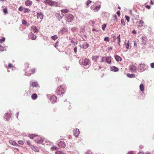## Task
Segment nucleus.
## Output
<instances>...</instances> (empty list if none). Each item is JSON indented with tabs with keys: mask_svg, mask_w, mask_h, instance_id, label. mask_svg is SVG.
<instances>
[{
	"mask_svg": "<svg viewBox=\"0 0 154 154\" xmlns=\"http://www.w3.org/2000/svg\"><path fill=\"white\" fill-rule=\"evenodd\" d=\"M65 92L64 88L62 87L61 85L59 87L57 91V95L60 96L63 95Z\"/></svg>",
	"mask_w": 154,
	"mask_h": 154,
	"instance_id": "f257e3e1",
	"label": "nucleus"
},
{
	"mask_svg": "<svg viewBox=\"0 0 154 154\" xmlns=\"http://www.w3.org/2000/svg\"><path fill=\"white\" fill-rule=\"evenodd\" d=\"M35 71V68L30 67L27 71H26V75L28 76H30L31 74L34 73Z\"/></svg>",
	"mask_w": 154,
	"mask_h": 154,
	"instance_id": "f03ea898",
	"label": "nucleus"
},
{
	"mask_svg": "<svg viewBox=\"0 0 154 154\" xmlns=\"http://www.w3.org/2000/svg\"><path fill=\"white\" fill-rule=\"evenodd\" d=\"M44 2L51 6H57V3L56 2L51 0H46L44 1Z\"/></svg>",
	"mask_w": 154,
	"mask_h": 154,
	"instance_id": "7ed1b4c3",
	"label": "nucleus"
},
{
	"mask_svg": "<svg viewBox=\"0 0 154 154\" xmlns=\"http://www.w3.org/2000/svg\"><path fill=\"white\" fill-rule=\"evenodd\" d=\"M30 87H32L33 88H39L40 87L37 81L32 82L30 85Z\"/></svg>",
	"mask_w": 154,
	"mask_h": 154,
	"instance_id": "20e7f679",
	"label": "nucleus"
},
{
	"mask_svg": "<svg viewBox=\"0 0 154 154\" xmlns=\"http://www.w3.org/2000/svg\"><path fill=\"white\" fill-rule=\"evenodd\" d=\"M66 20L68 22H71L73 20V16L71 14H68L66 15Z\"/></svg>",
	"mask_w": 154,
	"mask_h": 154,
	"instance_id": "39448f33",
	"label": "nucleus"
},
{
	"mask_svg": "<svg viewBox=\"0 0 154 154\" xmlns=\"http://www.w3.org/2000/svg\"><path fill=\"white\" fill-rule=\"evenodd\" d=\"M11 117L10 112H8L4 115V118L7 121L10 119Z\"/></svg>",
	"mask_w": 154,
	"mask_h": 154,
	"instance_id": "423d86ee",
	"label": "nucleus"
},
{
	"mask_svg": "<svg viewBox=\"0 0 154 154\" xmlns=\"http://www.w3.org/2000/svg\"><path fill=\"white\" fill-rule=\"evenodd\" d=\"M90 63V60L88 58H86L82 61V64L84 66H87Z\"/></svg>",
	"mask_w": 154,
	"mask_h": 154,
	"instance_id": "0eeeda50",
	"label": "nucleus"
},
{
	"mask_svg": "<svg viewBox=\"0 0 154 154\" xmlns=\"http://www.w3.org/2000/svg\"><path fill=\"white\" fill-rule=\"evenodd\" d=\"M58 146L61 148H64L66 146V144L63 141H60L58 143Z\"/></svg>",
	"mask_w": 154,
	"mask_h": 154,
	"instance_id": "6e6552de",
	"label": "nucleus"
},
{
	"mask_svg": "<svg viewBox=\"0 0 154 154\" xmlns=\"http://www.w3.org/2000/svg\"><path fill=\"white\" fill-rule=\"evenodd\" d=\"M112 57L109 56L106 57V62L107 63L110 64L112 62Z\"/></svg>",
	"mask_w": 154,
	"mask_h": 154,
	"instance_id": "1a4fd4ad",
	"label": "nucleus"
},
{
	"mask_svg": "<svg viewBox=\"0 0 154 154\" xmlns=\"http://www.w3.org/2000/svg\"><path fill=\"white\" fill-rule=\"evenodd\" d=\"M29 38L34 40L36 38V36L32 32H31L29 35Z\"/></svg>",
	"mask_w": 154,
	"mask_h": 154,
	"instance_id": "9d476101",
	"label": "nucleus"
},
{
	"mask_svg": "<svg viewBox=\"0 0 154 154\" xmlns=\"http://www.w3.org/2000/svg\"><path fill=\"white\" fill-rule=\"evenodd\" d=\"M110 69L111 71L113 72H117L119 70V69L118 68L114 66H111Z\"/></svg>",
	"mask_w": 154,
	"mask_h": 154,
	"instance_id": "9b49d317",
	"label": "nucleus"
},
{
	"mask_svg": "<svg viewBox=\"0 0 154 154\" xmlns=\"http://www.w3.org/2000/svg\"><path fill=\"white\" fill-rule=\"evenodd\" d=\"M99 57V56L98 55H94L92 57V60L95 62H97L98 59Z\"/></svg>",
	"mask_w": 154,
	"mask_h": 154,
	"instance_id": "f8f14e48",
	"label": "nucleus"
},
{
	"mask_svg": "<svg viewBox=\"0 0 154 154\" xmlns=\"http://www.w3.org/2000/svg\"><path fill=\"white\" fill-rule=\"evenodd\" d=\"M74 135L75 137H77L79 134V131L78 129H74L73 130Z\"/></svg>",
	"mask_w": 154,
	"mask_h": 154,
	"instance_id": "ddd939ff",
	"label": "nucleus"
},
{
	"mask_svg": "<svg viewBox=\"0 0 154 154\" xmlns=\"http://www.w3.org/2000/svg\"><path fill=\"white\" fill-rule=\"evenodd\" d=\"M32 30L34 33H38V32L39 30L37 29L36 27L35 26H33L31 27Z\"/></svg>",
	"mask_w": 154,
	"mask_h": 154,
	"instance_id": "4468645a",
	"label": "nucleus"
},
{
	"mask_svg": "<svg viewBox=\"0 0 154 154\" xmlns=\"http://www.w3.org/2000/svg\"><path fill=\"white\" fill-rule=\"evenodd\" d=\"M44 15L42 12H39L37 13V18L41 20L43 18Z\"/></svg>",
	"mask_w": 154,
	"mask_h": 154,
	"instance_id": "2eb2a0df",
	"label": "nucleus"
},
{
	"mask_svg": "<svg viewBox=\"0 0 154 154\" xmlns=\"http://www.w3.org/2000/svg\"><path fill=\"white\" fill-rule=\"evenodd\" d=\"M147 38L146 36H143L142 38V44L146 45L147 41Z\"/></svg>",
	"mask_w": 154,
	"mask_h": 154,
	"instance_id": "dca6fc26",
	"label": "nucleus"
},
{
	"mask_svg": "<svg viewBox=\"0 0 154 154\" xmlns=\"http://www.w3.org/2000/svg\"><path fill=\"white\" fill-rule=\"evenodd\" d=\"M115 58L117 62L121 61L122 60V57L118 55L115 56Z\"/></svg>",
	"mask_w": 154,
	"mask_h": 154,
	"instance_id": "f3484780",
	"label": "nucleus"
},
{
	"mask_svg": "<svg viewBox=\"0 0 154 154\" xmlns=\"http://www.w3.org/2000/svg\"><path fill=\"white\" fill-rule=\"evenodd\" d=\"M144 23L143 21L141 20H140L139 21L138 27H142L144 26Z\"/></svg>",
	"mask_w": 154,
	"mask_h": 154,
	"instance_id": "a211bd4d",
	"label": "nucleus"
},
{
	"mask_svg": "<svg viewBox=\"0 0 154 154\" xmlns=\"http://www.w3.org/2000/svg\"><path fill=\"white\" fill-rule=\"evenodd\" d=\"M9 141L10 143H11L13 146H18L19 145V144L18 143H16L14 141L12 140H9Z\"/></svg>",
	"mask_w": 154,
	"mask_h": 154,
	"instance_id": "6ab92c4d",
	"label": "nucleus"
},
{
	"mask_svg": "<svg viewBox=\"0 0 154 154\" xmlns=\"http://www.w3.org/2000/svg\"><path fill=\"white\" fill-rule=\"evenodd\" d=\"M50 100L52 103L56 102L57 100V97H50Z\"/></svg>",
	"mask_w": 154,
	"mask_h": 154,
	"instance_id": "aec40b11",
	"label": "nucleus"
},
{
	"mask_svg": "<svg viewBox=\"0 0 154 154\" xmlns=\"http://www.w3.org/2000/svg\"><path fill=\"white\" fill-rule=\"evenodd\" d=\"M139 69L142 71H143L144 70L145 65L144 64H140L139 66Z\"/></svg>",
	"mask_w": 154,
	"mask_h": 154,
	"instance_id": "412c9836",
	"label": "nucleus"
},
{
	"mask_svg": "<svg viewBox=\"0 0 154 154\" xmlns=\"http://www.w3.org/2000/svg\"><path fill=\"white\" fill-rule=\"evenodd\" d=\"M32 3V2L30 0L26 1L25 2V4L27 6H30Z\"/></svg>",
	"mask_w": 154,
	"mask_h": 154,
	"instance_id": "4be33fe9",
	"label": "nucleus"
},
{
	"mask_svg": "<svg viewBox=\"0 0 154 154\" xmlns=\"http://www.w3.org/2000/svg\"><path fill=\"white\" fill-rule=\"evenodd\" d=\"M60 31L62 33L64 34L68 32V29L67 28L64 27L61 29Z\"/></svg>",
	"mask_w": 154,
	"mask_h": 154,
	"instance_id": "5701e85b",
	"label": "nucleus"
},
{
	"mask_svg": "<svg viewBox=\"0 0 154 154\" xmlns=\"http://www.w3.org/2000/svg\"><path fill=\"white\" fill-rule=\"evenodd\" d=\"M136 67L134 65L131 66L130 67V69L131 71H135L136 69Z\"/></svg>",
	"mask_w": 154,
	"mask_h": 154,
	"instance_id": "b1692460",
	"label": "nucleus"
},
{
	"mask_svg": "<svg viewBox=\"0 0 154 154\" xmlns=\"http://www.w3.org/2000/svg\"><path fill=\"white\" fill-rule=\"evenodd\" d=\"M24 68L25 69V72H26V71H27L26 70L27 69H28L29 68V64L27 63H25L24 65Z\"/></svg>",
	"mask_w": 154,
	"mask_h": 154,
	"instance_id": "393cba45",
	"label": "nucleus"
},
{
	"mask_svg": "<svg viewBox=\"0 0 154 154\" xmlns=\"http://www.w3.org/2000/svg\"><path fill=\"white\" fill-rule=\"evenodd\" d=\"M140 89L141 91H143L144 90V86L143 84H141L139 86Z\"/></svg>",
	"mask_w": 154,
	"mask_h": 154,
	"instance_id": "a878e982",
	"label": "nucleus"
},
{
	"mask_svg": "<svg viewBox=\"0 0 154 154\" xmlns=\"http://www.w3.org/2000/svg\"><path fill=\"white\" fill-rule=\"evenodd\" d=\"M31 147L34 151L37 152L39 151V149L38 148L33 145L31 146Z\"/></svg>",
	"mask_w": 154,
	"mask_h": 154,
	"instance_id": "bb28decb",
	"label": "nucleus"
},
{
	"mask_svg": "<svg viewBox=\"0 0 154 154\" xmlns=\"http://www.w3.org/2000/svg\"><path fill=\"white\" fill-rule=\"evenodd\" d=\"M127 76L129 78H134L135 77V75L134 74H130L129 73H128L127 74Z\"/></svg>",
	"mask_w": 154,
	"mask_h": 154,
	"instance_id": "cd10ccee",
	"label": "nucleus"
},
{
	"mask_svg": "<svg viewBox=\"0 0 154 154\" xmlns=\"http://www.w3.org/2000/svg\"><path fill=\"white\" fill-rule=\"evenodd\" d=\"M100 6H96L94 9V10L95 12L97 11L100 8Z\"/></svg>",
	"mask_w": 154,
	"mask_h": 154,
	"instance_id": "c85d7f7f",
	"label": "nucleus"
},
{
	"mask_svg": "<svg viewBox=\"0 0 154 154\" xmlns=\"http://www.w3.org/2000/svg\"><path fill=\"white\" fill-rule=\"evenodd\" d=\"M35 140V142L38 143H41L43 141V139L42 138H40V139L37 140Z\"/></svg>",
	"mask_w": 154,
	"mask_h": 154,
	"instance_id": "c756f323",
	"label": "nucleus"
},
{
	"mask_svg": "<svg viewBox=\"0 0 154 154\" xmlns=\"http://www.w3.org/2000/svg\"><path fill=\"white\" fill-rule=\"evenodd\" d=\"M88 46H89L88 44L86 43H84L82 45L83 48L84 49L87 48H88Z\"/></svg>",
	"mask_w": 154,
	"mask_h": 154,
	"instance_id": "7c9ffc66",
	"label": "nucleus"
},
{
	"mask_svg": "<svg viewBox=\"0 0 154 154\" xmlns=\"http://www.w3.org/2000/svg\"><path fill=\"white\" fill-rule=\"evenodd\" d=\"M120 35H119L117 37L116 39H117V43L119 45H120Z\"/></svg>",
	"mask_w": 154,
	"mask_h": 154,
	"instance_id": "2f4dec72",
	"label": "nucleus"
},
{
	"mask_svg": "<svg viewBox=\"0 0 154 154\" xmlns=\"http://www.w3.org/2000/svg\"><path fill=\"white\" fill-rule=\"evenodd\" d=\"M61 11L62 13H68L69 12V11L68 9H65L61 10Z\"/></svg>",
	"mask_w": 154,
	"mask_h": 154,
	"instance_id": "473e14b6",
	"label": "nucleus"
},
{
	"mask_svg": "<svg viewBox=\"0 0 154 154\" xmlns=\"http://www.w3.org/2000/svg\"><path fill=\"white\" fill-rule=\"evenodd\" d=\"M116 38H117L115 36L112 35L111 38L112 41V42H115Z\"/></svg>",
	"mask_w": 154,
	"mask_h": 154,
	"instance_id": "72a5a7b5",
	"label": "nucleus"
},
{
	"mask_svg": "<svg viewBox=\"0 0 154 154\" xmlns=\"http://www.w3.org/2000/svg\"><path fill=\"white\" fill-rule=\"evenodd\" d=\"M51 39H52L53 40H55L57 39L58 37H57V35H54V36H52L51 37Z\"/></svg>",
	"mask_w": 154,
	"mask_h": 154,
	"instance_id": "f704fd0d",
	"label": "nucleus"
},
{
	"mask_svg": "<svg viewBox=\"0 0 154 154\" xmlns=\"http://www.w3.org/2000/svg\"><path fill=\"white\" fill-rule=\"evenodd\" d=\"M3 12L5 14L8 13V11L7 8H4L3 9Z\"/></svg>",
	"mask_w": 154,
	"mask_h": 154,
	"instance_id": "c9c22d12",
	"label": "nucleus"
},
{
	"mask_svg": "<svg viewBox=\"0 0 154 154\" xmlns=\"http://www.w3.org/2000/svg\"><path fill=\"white\" fill-rule=\"evenodd\" d=\"M30 11V9H29L27 8H25L24 13H29Z\"/></svg>",
	"mask_w": 154,
	"mask_h": 154,
	"instance_id": "e433bc0d",
	"label": "nucleus"
},
{
	"mask_svg": "<svg viewBox=\"0 0 154 154\" xmlns=\"http://www.w3.org/2000/svg\"><path fill=\"white\" fill-rule=\"evenodd\" d=\"M37 135L34 134H31L29 135V137L31 139H33L35 136H37Z\"/></svg>",
	"mask_w": 154,
	"mask_h": 154,
	"instance_id": "4c0bfd02",
	"label": "nucleus"
},
{
	"mask_svg": "<svg viewBox=\"0 0 154 154\" xmlns=\"http://www.w3.org/2000/svg\"><path fill=\"white\" fill-rule=\"evenodd\" d=\"M106 61V57H102L100 61V62H103Z\"/></svg>",
	"mask_w": 154,
	"mask_h": 154,
	"instance_id": "58836bf2",
	"label": "nucleus"
},
{
	"mask_svg": "<svg viewBox=\"0 0 154 154\" xmlns=\"http://www.w3.org/2000/svg\"><path fill=\"white\" fill-rule=\"evenodd\" d=\"M104 41L106 42H109L110 41V39L108 37H106L104 38Z\"/></svg>",
	"mask_w": 154,
	"mask_h": 154,
	"instance_id": "ea45409f",
	"label": "nucleus"
},
{
	"mask_svg": "<svg viewBox=\"0 0 154 154\" xmlns=\"http://www.w3.org/2000/svg\"><path fill=\"white\" fill-rule=\"evenodd\" d=\"M106 25L105 24H103L102 26V29L103 31H104L106 27Z\"/></svg>",
	"mask_w": 154,
	"mask_h": 154,
	"instance_id": "a19ab883",
	"label": "nucleus"
},
{
	"mask_svg": "<svg viewBox=\"0 0 154 154\" xmlns=\"http://www.w3.org/2000/svg\"><path fill=\"white\" fill-rule=\"evenodd\" d=\"M56 154H64L61 151H58L55 152Z\"/></svg>",
	"mask_w": 154,
	"mask_h": 154,
	"instance_id": "79ce46f5",
	"label": "nucleus"
},
{
	"mask_svg": "<svg viewBox=\"0 0 154 154\" xmlns=\"http://www.w3.org/2000/svg\"><path fill=\"white\" fill-rule=\"evenodd\" d=\"M121 23L124 26H125V25L124 19H122L121 20Z\"/></svg>",
	"mask_w": 154,
	"mask_h": 154,
	"instance_id": "37998d69",
	"label": "nucleus"
},
{
	"mask_svg": "<svg viewBox=\"0 0 154 154\" xmlns=\"http://www.w3.org/2000/svg\"><path fill=\"white\" fill-rule=\"evenodd\" d=\"M91 1L90 0H88L87 1L86 3V5L88 6L91 3Z\"/></svg>",
	"mask_w": 154,
	"mask_h": 154,
	"instance_id": "c03bdc74",
	"label": "nucleus"
},
{
	"mask_svg": "<svg viewBox=\"0 0 154 154\" xmlns=\"http://www.w3.org/2000/svg\"><path fill=\"white\" fill-rule=\"evenodd\" d=\"M58 149L57 147L55 146H52L51 147V149L52 150H53L54 149L57 150Z\"/></svg>",
	"mask_w": 154,
	"mask_h": 154,
	"instance_id": "a18cd8bd",
	"label": "nucleus"
},
{
	"mask_svg": "<svg viewBox=\"0 0 154 154\" xmlns=\"http://www.w3.org/2000/svg\"><path fill=\"white\" fill-rule=\"evenodd\" d=\"M5 40V38L3 37L1 39H0V43H2V42H4Z\"/></svg>",
	"mask_w": 154,
	"mask_h": 154,
	"instance_id": "49530a36",
	"label": "nucleus"
},
{
	"mask_svg": "<svg viewBox=\"0 0 154 154\" xmlns=\"http://www.w3.org/2000/svg\"><path fill=\"white\" fill-rule=\"evenodd\" d=\"M23 9V7L22 6H20L18 8L19 10L20 11H22Z\"/></svg>",
	"mask_w": 154,
	"mask_h": 154,
	"instance_id": "de8ad7c7",
	"label": "nucleus"
},
{
	"mask_svg": "<svg viewBox=\"0 0 154 154\" xmlns=\"http://www.w3.org/2000/svg\"><path fill=\"white\" fill-rule=\"evenodd\" d=\"M125 18H126V19L127 20V22H128L129 21V19H130V17H129V16H125Z\"/></svg>",
	"mask_w": 154,
	"mask_h": 154,
	"instance_id": "09e8293b",
	"label": "nucleus"
},
{
	"mask_svg": "<svg viewBox=\"0 0 154 154\" xmlns=\"http://www.w3.org/2000/svg\"><path fill=\"white\" fill-rule=\"evenodd\" d=\"M22 23L23 24H25L26 25V24L27 23L26 21L24 20H23L22 21Z\"/></svg>",
	"mask_w": 154,
	"mask_h": 154,
	"instance_id": "8fccbe9b",
	"label": "nucleus"
},
{
	"mask_svg": "<svg viewBox=\"0 0 154 154\" xmlns=\"http://www.w3.org/2000/svg\"><path fill=\"white\" fill-rule=\"evenodd\" d=\"M150 66L151 68H154V63H152L150 64Z\"/></svg>",
	"mask_w": 154,
	"mask_h": 154,
	"instance_id": "3c124183",
	"label": "nucleus"
},
{
	"mask_svg": "<svg viewBox=\"0 0 154 154\" xmlns=\"http://www.w3.org/2000/svg\"><path fill=\"white\" fill-rule=\"evenodd\" d=\"M27 144L30 147H31V146H32V145L30 144V142L29 141L27 140Z\"/></svg>",
	"mask_w": 154,
	"mask_h": 154,
	"instance_id": "603ef678",
	"label": "nucleus"
},
{
	"mask_svg": "<svg viewBox=\"0 0 154 154\" xmlns=\"http://www.w3.org/2000/svg\"><path fill=\"white\" fill-rule=\"evenodd\" d=\"M126 47L127 49H128L129 47V42L128 41V42L127 44V45H126Z\"/></svg>",
	"mask_w": 154,
	"mask_h": 154,
	"instance_id": "864d4df0",
	"label": "nucleus"
},
{
	"mask_svg": "<svg viewBox=\"0 0 154 154\" xmlns=\"http://www.w3.org/2000/svg\"><path fill=\"white\" fill-rule=\"evenodd\" d=\"M113 16L114 18V20H115L116 21H117V17L116 15H113Z\"/></svg>",
	"mask_w": 154,
	"mask_h": 154,
	"instance_id": "5fc2aeb1",
	"label": "nucleus"
},
{
	"mask_svg": "<svg viewBox=\"0 0 154 154\" xmlns=\"http://www.w3.org/2000/svg\"><path fill=\"white\" fill-rule=\"evenodd\" d=\"M18 143L21 145H22L23 144V142L22 140H19L18 141Z\"/></svg>",
	"mask_w": 154,
	"mask_h": 154,
	"instance_id": "6e6d98bb",
	"label": "nucleus"
},
{
	"mask_svg": "<svg viewBox=\"0 0 154 154\" xmlns=\"http://www.w3.org/2000/svg\"><path fill=\"white\" fill-rule=\"evenodd\" d=\"M145 7L146 8L148 9H149L150 8H151V6H149V5H146L145 6Z\"/></svg>",
	"mask_w": 154,
	"mask_h": 154,
	"instance_id": "4d7b16f0",
	"label": "nucleus"
},
{
	"mask_svg": "<svg viewBox=\"0 0 154 154\" xmlns=\"http://www.w3.org/2000/svg\"><path fill=\"white\" fill-rule=\"evenodd\" d=\"M8 66L9 68H11L13 66V65L12 64L10 63L8 65Z\"/></svg>",
	"mask_w": 154,
	"mask_h": 154,
	"instance_id": "13d9d810",
	"label": "nucleus"
},
{
	"mask_svg": "<svg viewBox=\"0 0 154 154\" xmlns=\"http://www.w3.org/2000/svg\"><path fill=\"white\" fill-rule=\"evenodd\" d=\"M74 52L75 53H76V52L77 51V47H75L74 48Z\"/></svg>",
	"mask_w": 154,
	"mask_h": 154,
	"instance_id": "bf43d9fd",
	"label": "nucleus"
},
{
	"mask_svg": "<svg viewBox=\"0 0 154 154\" xmlns=\"http://www.w3.org/2000/svg\"><path fill=\"white\" fill-rule=\"evenodd\" d=\"M117 13L118 15V16H119L120 14V11H118L117 12Z\"/></svg>",
	"mask_w": 154,
	"mask_h": 154,
	"instance_id": "052dcab7",
	"label": "nucleus"
},
{
	"mask_svg": "<svg viewBox=\"0 0 154 154\" xmlns=\"http://www.w3.org/2000/svg\"><path fill=\"white\" fill-rule=\"evenodd\" d=\"M38 97H31L32 98L33 100H35Z\"/></svg>",
	"mask_w": 154,
	"mask_h": 154,
	"instance_id": "680f3d73",
	"label": "nucleus"
},
{
	"mask_svg": "<svg viewBox=\"0 0 154 154\" xmlns=\"http://www.w3.org/2000/svg\"><path fill=\"white\" fill-rule=\"evenodd\" d=\"M58 42H57L55 45L54 47L56 48H57V47L58 46Z\"/></svg>",
	"mask_w": 154,
	"mask_h": 154,
	"instance_id": "e2e57ef3",
	"label": "nucleus"
},
{
	"mask_svg": "<svg viewBox=\"0 0 154 154\" xmlns=\"http://www.w3.org/2000/svg\"><path fill=\"white\" fill-rule=\"evenodd\" d=\"M31 96H37V95L35 93L32 94Z\"/></svg>",
	"mask_w": 154,
	"mask_h": 154,
	"instance_id": "0e129e2a",
	"label": "nucleus"
},
{
	"mask_svg": "<svg viewBox=\"0 0 154 154\" xmlns=\"http://www.w3.org/2000/svg\"><path fill=\"white\" fill-rule=\"evenodd\" d=\"M128 154H135L134 153L132 152V151L129 152Z\"/></svg>",
	"mask_w": 154,
	"mask_h": 154,
	"instance_id": "69168bd1",
	"label": "nucleus"
},
{
	"mask_svg": "<svg viewBox=\"0 0 154 154\" xmlns=\"http://www.w3.org/2000/svg\"><path fill=\"white\" fill-rule=\"evenodd\" d=\"M85 154H91V152L90 151H88L86 152Z\"/></svg>",
	"mask_w": 154,
	"mask_h": 154,
	"instance_id": "338daca9",
	"label": "nucleus"
},
{
	"mask_svg": "<svg viewBox=\"0 0 154 154\" xmlns=\"http://www.w3.org/2000/svg\"><path fill=\"white\" fill-rule=\"evenodd\" d=\"M132 33L134 34H136V30H134L132 31Z\"/></svg>",
	"mask_w": 154,
	"mask_h": 154,
	"instance_id": "774afa93",
	"label": "nucleus"
}]
</instances>
